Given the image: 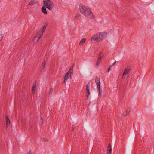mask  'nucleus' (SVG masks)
I'll list each match as a JSON object with an SVG mask.
<instances>
[{
    "label": "nucleus",
    "instance_id": "f257e3e1",
    "mask_svg": "<svg viewBox=\"0 0 154 154\" xmlns=\"http://www.w3.org/2000/svg\"><path fill=\"white\" fill-rule=\"evenodd\" d=\"M79 9L81 12L86 17L91 18H94V16L89 8L80 4L79 5Z\"/></svg>",
    "mask_w": 154,
    "mask_h": 154
},
{
    "label": "nucleus",
    "instance_id": "f03ea898",
    "mask_svg": "<svg viewBox=\"0 0 154 154\" xmlns=\"http://www.w3.org/2000/svg\"><path fill=\"white\" fill-rule=\"evenodd\" d=\"M107 33L105 32L97 33L92 36L91 40H95L99 41L104 39L106 36Z\"/></svg>",
    "mask_w": 154,
    "mask_h": 154
},
{
    "label": "nucleus",
    "instance_id": "7ed1b4c3",
    "mask_svg": "<svg viewBox=\"0 0 154 154\" xmlns=\"http://www.w3.org/2000/svg\"><path fill=\"white\" fill-rule=\"evenodd\" d=\"M95 82L96 84L97 88L99 90V95L100 96H101L102 94V90L100 89V78L98 76H96L95 78Z\"/></svg>",
    "mask_w": 154,
    "mask_h": 154
},
{
    "label": "nucleus",
    "instance_id": "20e7f679",
    "mask_svg": "<svg viewBox=\"0 0 154 154\" xmlns=\"http://www.w3.org/2000/svg\"><path fill=\"white\" fill-rule=\"evenodd\" d=\"M44 6H45V7H46V8L48 9L49 10H51L53 7L54 5L52 2L51 1L50 2H48L47 3L45 4L44 3Z\"/></svg>",
    "mask_w": 154,
    "mask_h": 154
},
{
    "label": "nucleus",
    "instance_id": "39448f33",
    "mask_svg": "<svg viewBox=\"0 0 154 154\" xmlns=\"http://www.w3.org/2000/svg\"><path fill=\"white\" fill-rule=\"evenodd\" d=\"M131 68L130 66H128L124 70V72L122 74V76L127 75L131 71Z\"/></svg>",
    "mask_w": 154,
    "mask_h": 154
},
{
    "label": "nucleus",
    "instance_id": "423d86ee",
    "mask_svg": "<svg viewBox=\"0 0 154 154\" xmlns=\"http://www.w3.org/2000/svg\"><path fill=\"white\" fill-rule=\"evenodd\" d=\"M90 83L88 82L86 85V93H87V97L88 98V97L89 95L90 94V92L89 91Z\"/></svg>",
    "mask_w": 154,
    "mask_h": 154
},
{
    "label": "nucleus",
    "instance_id": "0eeeda50",
    "mask_svg": "<svg viewBox=\"0 0 154 154\" xmlns=\"http://www.w3.org/2000/svg\"><path fill=\"white\" fill-rule=\"evenodd\" d=\"M73 72V69L72 67H70L69 70L67 72L65 75V77H66L67 75H69V76L70 77V78H71V77L72 76L71 74H72Z\"/></svg>",
    "mask_w": 154,
    "mask_h": 154
},
{
    "label": "nucleus",
    "instance_id": "6e6552de",
    "mask_svg": "<svg viewBox=\"0 0 154 154\" xmlns=\"http://www.w3.org/2000/svg\"><path fill=\"white\" fill-rule=\"evenodd\" d=\"M107 149L108 150L107 151V154H111L112 149L111 148V145L110 143H109L108 144Z\"/></svg>",
    "mask_w": 154,
    "mask_h": 154
},
{
    "label": "nucleus",
    "instance_id": "1a4fd4ad",
    "mask_svg": "<svg viewBox=\"0 0 154 154\" xmlns=\"http://www.w3.org/2000/svg\"><path fill=\"white\" fill-rule=\"evenodd\" d=\"M42 35L39 33V32L37 33V34L35 36V40L36 38L37 39L36 40L37 41H38V40L40 39V38L41 37V36Z\"/></svg>",
    "mask_w": 154,
    "mask_h": 154
},
{
    "label": "nucleus",
    "instance_id": "9d476101",
    "mask_svg": "<svg viewBox=\"0 0 154 154\" xmlns=\"http://www.w3.org/2000/svg\"><path fill=\"white\" fill-rule=\"evenodd\" d=\"M46 7H45V6H42L41 9L42 12L45 14H47V12L46 11Z\"/></svg>",
    "mask_w": 154,
    "mask_h": 154
},
{
    "label": "nucleus",
    "instance_id": "9b49d317",
    "mask_svg": "<svg viewBox=\"0 0 154 154\" xmlns=\"http://www.w3.org/2000/svg\"><path fill=\"white\" fill-rule=\"evenodd\" d=\"M6 125L7 126L8 125H9L10 123V121L8 118V115H7L6 116Z\"/></svg>",
    "mask_w": 154,
    "mask_h": 154
},
{
    "label": "nucleus",
    "instance_id": "f8f14e48",
    "mask_svg": "<svg viewBox=\"0 0 154 154\" xmlns=\"http://www.w3.org/2000/svg\"><path fill=\"white\" fill-rule=\"evenodd\" d=\"M103 54L102 52H100L99 54V57L98 59H100L101 60V59L103 58Z\"/></svg>",
    "mask_w": 154,
    "mask_h": 154
},
{
    "label": "nucleus",
    "instance_id": "ddd939ff",
    "mask_svg": "<svg viewBox=\"0 0 154 154\" xmlns=\"http://www.w3.org/2000/svg\"><path fill=\"white\" fill-rule=\"evenodd\" d=\"M86 38H83L82 39L79 43V45H82L83 44H84L85 42Z\"/></svg>",
    "mask_w": 154,
    "mask_h": 154
},
{
    "label": "nucleus",
    "instance_id": "4468645a",
    "mask_svg": "<svg viewBox=\"0 0 154 154\" xmlns=\"http://www.w3.org/2000/svg\"><path fill=\"white\" fill-rule=\"evenodd\" d=\"M36 86V82H34L33 83V85L32 86V93L34 94L35 92L34 91L35 90V87Z\"/></svg>",
    "mask_w": 154,
    "mask_h": 154
},
{
    "label": "nucleus",
    "instance_id": "2eb2a0df",
    "mask_svg": "<svg viewBox=\"0 0 154 154\" xmlns=\"http://www.w3.org/2000/svg\"><path fill=\"white\" fill-rule=\"evenodd\" d=\"M80 17V15L79 14H76L75 18L74 20H75L79 19Z\"/></svg>",
    "mask_w": 154,
    "mask_h": 154
},
{
    "label": "nucleus",
    "instance_id": "dca6fc26",
    "mask_svg": "<svg viewBox=\"0 0 154 154\" xmlns=\"http://www.w3.org/2000/svg\"><path fill=\"white\" fill-rule=\"evenodd\" d=\"M69 78H70L69 76V75H67V76H66V77H65V76L64 77V80L63 81V83H66V82L67 80Z\"/></svg>",
    "mask_w": 154,
    "mask_h": 154
},
{
    "label": "nucleus",
    "instance_id": "f3484780",
    "mask_svg": "<svg viewBox=\"0 0 154 154\" xmlns=\"http://www.w3.org/2000/svg\"><path fill=\"white\" fill-rule=\"evenodd\" d=\"M46 63V62L45 60L42 63L41 66L42 67V69H44Z\"/></svg>",
    "mask_w": 154,
    "mask_h": 154
},
{
    "label": "nucleus",
    "instance_id": "a211bd4d",
    "mask_svg": "<svg viewBox=\"0 0 154 154\" xmlns=\"http://www.w3.org/2000/svg\"><path fill=\"white\" fill-rule=\"evenodd\" d=\"M35 4L36 3L35 2L33 1H32L29 2V4L30 5H33Z\"/></svg>",
    "mask_w": 154,
    "mask_h": 154
},
{
    "label": "nucleus",
    "instance_id": "6ab92c4d",
    "mask_svg": "<svg viewBox=\"0 0 154 154\" xmlns=\"http://www.w3.org/2000/svg\"><path fill=\"white\" fill-rule=\"evenodd\" d=\"M45 31V30L43 29H41L40 30V32H39V33H40L42 35L43 34V33H44V32Z\"/></svg>",
    "mask_w": 154,
    "mask_h": 154
},
{
    "label": "nucleus",
    "instance_id": "aec40b11",
    "mask_svg": "<svg viewBox=\"0 0 154 154\" xmlns=\"http://www.w3.org/2000/svg\"><path fill=\"white\" fill-rule=\"evenodd\" d=\"M51 1V0H47L44 1H43V5H44V3H45V4L47 3H48V2H50Z\"/></svg>",
    "mask_w": 154,
    "mask_h": 154
},
{
    "label": "nucleus",
    "instance_id": "412c9836",
    "mask_svg": "<svg viewBox=\"0 0 154 154\" xmlns=\"http://www.w3.org/2000/svg\"><path fill=\"white\" fill-rule=\"evenodd\" d=\"M53 88H51L49 90V94H52L53 92Z\"/></svg>",
    "mask_w": 154,
    "mask_h": 154
},
{
    "label": "nucleus",
    "instance_id": "4be33fe9",
    "mask_svg": "<svg viewBox=\"0 0 154 154\" xmlns=\"http://www.w3.org/2000/svg\"><path fill=\"white\" fill-rule=\"evenodd\" d=\"M131 110V108L128 107L127 109L126 112L128 114Z\"/></svg>",
    "mask_w": 154,
    "mask_h": 154
},
{
    "label": "nucleus",
    "instance_id": "5701e85b",
    "mask_svg": "<svg viewBox=\"0 0 154 154\" xmlns=\"http://www.w3.org/2000/svg\"><path fill=\"white\" fill-rule=\"evenodd\" d=\"M47 26V24L45 25H44L42 26V27L41 28V29H44V30H45V29Z\"/></svg>",
    "mask_w": 154,
    "mask_h": 154
},
{
    "label": "nucleus",
    "instance_id": "b1692460",
    "mask_svg": "<svg viewBox=\"0 0 154 154\" xmlns=\"http://www.w3.org/2000/svg\"><path fill=\"white\" fill-rule=\"evenodd\" d=\"M100 61L101 60H100V59H98L96 63V65L98 66L99 64Z\"/></svg>",
    "mask_w": 154,
    "mask_h": 154
},
{
    "label": "nucleus",
    "instance_id": "393cba45",
    "mask_svg": "<svg viewBox=\"0 0 154 154\" xmlns=\"http://www.w3.org/2000/svg\"><path fill=\"white\" fill-rule=\"evenodd\" d=\"M3 37V35L0 34V41H1Z\"/></svg>",
    "mask_w": 154,
    "mask_h": 154
},
{
    "label": "nucleus",
    "instance_id": "a878e982",
    "mask_svg": "<svg viewBox=\"0 0 154 154\" xmlns=\"http://www.w3.org/2000/svg\"><path fill=\"white\" fill-rule=\"evenodd\" d=\"M123 115L124 116H126L127 115H128V114L126 112H125L123 113Z\"/></svg>",
    "mask_w": 154,
    "mask_h": 154
},
{
    "label": "nucleus",
    "instance_id": "bb28decb",
    "mask_svg": "<svg viewBox=\"0 0 154 154\" xmlns=\"http://www.w3.org/2000/svg\"><path fill=\"white\" fill-rule=\"evenodd\" d=\"M72 131H73L74 130V127H75V126H74V125H72Z\"/></svg>",
    "mask_w": 154,
    "mask_h": 154
},
{
    "label": "nucleus",
    "instance_id": "cd10ccee",
    "mask_svg": "<svg viewBox=\"0 0 154 154\" xmlns=\"http://www.w3.org/2000/svg\"><path fill=\"white\" fill-rule=\"evenodd\" d=\"M27 154H32L31 151L30 150H29V152H28Z\"/></svg>",
    "mask_w": 154,
    "mask_h": 154
},
{
    "label": "nucleus",
    "instance_id": "c85d7f7f",
    "mask_svg": "<svg viewBox=\"0 0 154 154\" xmlns=\"http://www.w3.org/2000/svg\"><path fill=\"white\" fill-rule=\"evenodd\" d=\"M112 66H110L109 67V68L108 69V72H109L110 71V67Z\"/></svg>",
    "mask_w": 154,
    "mask_h": 154
},
{
    "label": "nucleus",
    "instance_id": "c756f323",
    "mask_svg": "<svg viewBox=\"0 0 154 154\" xmlns=\"http://www.w3.org/2000/svg\"><path fill=\"white\" fill-rule=\"evenodd\" d=\"M116 63V61H115L114 62V63H113L112 65L111 66H112L113 65H114Z\"/></svg>",
    "mask_w": 154,
    "mask_h": 154
},
{
    "label": "nucleus",
    "instance_id": "7c9ffc66",
    "mask_svg": "<svg viewBox=\"0 0 154 154\" xmlns=\"http://www.w3.org/2000/svg\"><path fill=\"white\" fill-rule=\"evenodd\" d=\"M45 138H44L43 140H42L43 141H45Z\"/></svg>",
    "mask_w": 154,
    "mask_h": 154
},
{
    "label": "nucleus",
    "instance_id": "2f4dec72",
    "mask_svg": "<svg viewBox=\"0 0 154 154\" xmlns=\"http://www.w3.org/2000/svg\"><path fill=\"white\" fill-rule=\"evenodd\" d=\"M41 120H43L42 118V117H41Z\"/></svg>",
    "mask_w": 154,
    "mask_h": 154
}]
</instances>
